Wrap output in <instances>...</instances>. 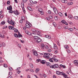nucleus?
Masks as SVG:
<instances>
[{"label":"nucleus","instance_id":"nucleus-15","mask_svg":"<svg viewBox=\"0 0 78 78\" xmlns=\"http://www.w3.org/2000/svg\"><path fill=\"white\" fill-rule=\"evenodd\" d=\"M54 48H55V50H58V47H57V46H56V45L55 44H54Z\"/></svg>","mask_w":78,"mask_h":78},{"label":"nucleus","instance_id":"nucleus-27","mask_svg":"<svg viewBox=\"0 0 78 78\" xmlns=\"http://www.w3.org/2000/svg\"><path fill=\"white\" fill-rule=\"evenodd\" d=\"M44 55H46L47 56H49V55H50V54L48 53H44Z\"/></svg>","mask_w":78,"mask_h":78},{"label":"nucleus","instance_id":"nucleus-45","mask_svg":"<svg viewBox=\"0 0 78 78\" xmlns=\"http://www.w3.org/2000/svg\"><path fill=\"white\" fill-rule=\"evenodd\" d=\"M78 17V16H75L74 17V18L75 19H76V20H77Z\"/></svg>","mask_w":78,"mask_h":78},{"label":"nucleus","instance_id":"nucleus-39","mask_svg":"<svg viewBox=\"0 0 78 78\" xmlns=\"http://www.w3.org/2000/svg\"><path fill=\"white\" fill-rule=\"evenodd\" d=\"M59 15L61 17H62V13L61 12H60L59 13Z\"/></svg>","mask_w":78,"mask_h":78},{"label":"nucleus","instance_id":"nucleus-37","mask_svg":"<svg viewBox=\"0 0 78 78\" xmlns=\"http://www.w3.org/2000/svg\"><path fill=\"white\" fill-rule=\"evenodd\" d=\"M46 64L48 66H50V64L48 62L46 63Z\"/></svg>","mask_w":78,"mask_h":78},{"label":"nucleus","instance_id":"nucleus-43","mask_svg":"<svg viewBox=\"0 0 78 78\" xmlns=\"http://www.w3.org/2000/svg\"><path fill=\"white\" fill-rule=\"evenodd\" d=\"M18 31V30H17V29H14V31H15V33H16V32H17Z\"/></svg>","mask_w":78,"mask_h":78},{"label":"nucleus","instance_id":"nucleus-3","mask_svg":"<svg viewBox=\"0 0 78 78\" xmlns=\"http://www.w3.org/2000/svg\"><path fill=\"white\" fill-rule=\"evenodd\" d=\"M33 54L34 56H37L38 55V54H37V52L36 51H33Z\"/></svg>","mask_w":78,"mask_h":78},{"label":"nucleus","instance_id":"nucleus-17","mask_svg":"<svg viewBox=\"0 0 78 78\" xmlns=\"http://www.w3.org/2000/svg\"><path fill=\"white\" fill-rule=\"evenodd\" d=\"M36 61L37 62V63H38V62H41V59H37L36 60Z\"/></svg>","mask_w":78,"mask_h":78},{"label":"nucleus","instance_id":"nucleus-56","mask_svg":"<svg viewBox=\"0 0 78 78\" xmlns=\"http://www.w3.org/2000/svg\"><path fill=\"white\" fill-rule=\"evenodd\" d=\"M48 52H51V49L48 50Z\"/></svg>","mask_w":78,"mask_h":78},{"label":"nucleus","instance_id":"nucleus-58","mask_svg":"<svg viewBox=\"0 0 78 78\" xmlns=\"http://www.w3.org/2000/svg\"><path fill=\"white\" fill-rule=\"evenodd\" d=\"M46 19L47 20H50V18H46Z\"/></svg>","mask_w":78,"mask_h":78},{"label":"nucleus","instance_id":"nucleus-42","mask_svg":"<svg viewBox=\"0 0 78 78\" xmlns=\"http://www.w3.org/2000/svg\"><path fill=\"white\" fill-rule=\"evenodd\" d=\"M61 22L62 23H65V22H66V21H65V20H62L61 21Z\"/></svg>","mask_w":78,"mask_h":78},{"label":"nucleus","instance_id":"nucleus-5","mask_svg":"<svg viewBox=\"0 0 78 78\" xmlns=\"http://www.w3.org/2000/svg\"><path fill=\"white\" fill-rule=\"evenodd\" d=\"M74 64L75 66L78 67V61L76 60L74 61Z\"/></svg>","mask_w":78,"mask_h":78},{"label":"nucleus","instance_id":"nucleus-40","mask_svg":"<svg viewBox=\"0 0 78 78\" xmlns=\"http://www.w3.org/2000/svg\"><path fill=\"white\" fill-rule=\"evenodd\" d=\"M68 30H70V31H72L73 30V29L72 28H69Z\"/></svg>","mask_w":78,"mask_h":78},{"label":"nucleus","instance_id":"nucleus-14","mask_svg":"<svg viewBox=\"0 0 78 78\" xmlns=\"http://www.w3.org/2000/svg\"><path fill=\"white\" fill-rule=\"evenodd\" d=\"M52 59H53V60H54V61H55V62H58V59L55 58L54 57H53Z\"/></svg>","mask_w":78,"mask_h":78},{"label":"nucleus","instance_id":"nucleus-22","mask_svg":"<svg viewBox=\"0 0 78 78\" xmlns=\"http://www.w3.org/2000/svg\"><path fill=\"white\" fill-rule=\"evenodd\" d=\"M44 44L42 43L41 44V48L42 49H44Z\"/></svg>","mask_w":78,"mask_h":78},{"label":"nucleus","instance_id":"nucleus-8","mask_svg":"<svg viewBox=\"0 0 78 78\" xmlns=\"http://www.w3.org/2000/svg\"><path fill=\"white\" fill-rule=\"evenodd\" d=\"M34 40L35 41V42L36 41H37L39 37H38L37 36H34Z\"/></svg>","mask_w":78,"mask_h":78},{"label":"nucleus","instance_id":"nucleus-18","mask_svg":"<svg viewBox=\"0 0 78 78\" xmlns=\"http://www.w3.org/2000/svg\"><path fill=\"white\" fill-rule=\"evenodd\" d=\"M53 58H49V61H50V62H53Z\"/></svg>","mask_w":78,"mask_h":78},{"label":"nucleus","instance_id":"nucleus-4","mask_svg":"<svg viewBox=\"0 0 78 78\" xmlns=\"http://www.w3.org/2000/svg\"><path fill=\"white\" fill-rule=\"evenodd\" d=\"M12 6L10 5L9 7H8L7 8V10H12Z\"/></svg>","mask_w":78,"mask_h":78},{"label":"nucleus","instance_id":"nucleus-50","mask_svg":"<svg viewBox=\"0 0 78 78\" xmlns=\"http://www.w3.org/2000/svg\"><path fill=\"white\" fill-rule=\"evenodd\" d=\"M9 70H12V68H11V67H9Z\"/></svg>","mask_w":78,"mask_h":78},{"label":"nucleus","instance_id":"nucleus-26","mask_svg":"<svg viewBox=\"0 0 78 78\" xmlns=\"http://www.w3.org/2000/svg\"><path fill=\"white\" fill-rule=\"evenodd\" d=\"M29 65L30 66V67H31V68H33V64L31 63H30Z\"/></svg>","mask_w":78,"mask_h":78},{"label":"nucleus","instance_id":"nucleus-9","mask_svg":"<svg viewBox=\"0 0 78 78\" xmlns=\"http://www.w3.org/2000/svg\"><path fill=\"white\" fill-rule=\"evenodd\" d=\"M41 41H42V40H41V39L39 38V37L36 42H37L38 43H39V42H41Z\"/></svg>","mask_w":78,"mask_h":78},{"label":"nucleus","instance_id":"nucleus-19","mask_svg":"<svg viewBox=\"0 0 78 78\" xmlns=\"http://www.w3.org/2000/svg\"><path fill=\"white\" fill-rule=\"evenodd\" d=\"M45 37L46 38H48V39H50V36L49 35H47L45 36Z\"/></svg>","mask_w":78,"mask_h":78},{"label":"nucleus","instance_id":"nucleus-35","mask_svg":"<svg viewBox=\"0 0 78 78\" xmlns=\"http://www.w3.org/2000/svg\"><path fill=\"white\" fill-rule=\"evenodd\" d=\"M50 67L52 69H53V68L54 69H55V66H54V65H52V66H50Z\"/></svg>","mask_w":78,"mask_h":78},{"label":"nucleus","instance_id":"nucleus-60","mask_svg":"<svg viewBox=\"0 0 78 78\" xmlns=\"http://www.w3.org/2000/svg\"><path fill=\"white\" fill-rule=\"evenodd\" d=\"M58 29H61V27L59 26H58Z\"/></svg>","mask_w":78,"mask_h":78},{"label":"nucleus","instance_id":"nucleus-7","mask_svg":"<svg viewBox=\"0 0 78 78\" xmlns=\"http://www.w3.org/2000/svg\"><path fill=\"white\" fill-rule=\"evenodd\" d=\"M11 22H10V25H12V26H14V22H13V21H12V20H10Z\"/></svg>","mask_w":78,"mask_h":78},{"label":"nucleus","instance_id":"nucleus-53","mask_svg":"<svg viewBox=\"0 0 78 78\" xmlns=\"http://www.w3.org/2000/svg\"><path fill=\"white\" fill-rule=\"evenodd\" d=\"M9 75H12V72H10L9 73Z\"/></svg>","mask_w":78,"mask_h":78},{"label":"nucleus","instance_id":"nucleus-49","mask_svg":"<svg viewBox=\"0 0 78 78\" xmlns=\"http://www.w3.org/2000/svg\"><path fill=\"white\" fill-rule=\"evenodd\" d=\"M30 71L31 72H34V70L31 69L30 70Z\"/></svg>","mask_w":78,"mask_h":78},{"label":"nucleus","instance_id":"nucleus-21","mask_svg":"<svg viewBox=\"0 0 78 78\" xmlns=\"http://www.w3.org/2000/svg\"><path fill=\"white\" fill-rule=\"evenodd\" d=\"M27 34H28V35H29V36L31 35V33L30 32L28 31H27Z\"/></svg>","mask_w":78,"mask_h":78},{"label":"nucleus","instance_id":"nucleus-16","mask_svg":"<svg viewBox=\"0 0 78 78\" xmlns=\"http://www.w3.org/2000/svg\"><path fill=\"white\" fill-rule=\"evenodd\" d=\"M41 63L43 64H45V61L42 60V61H41Z\"/></svg>","mask_w":78,"mask_h":78},{"label":"nucleus","instance_id":"nucleus-64","mask_svg":"<svg viewBox=\"0 0 78 78\" xmlns=\"http://www.w3.org/2000/svg\"><path fill=\"white\" fill-rule=\"evenodd\" d=\"M13 77L12 76H10L8 77V78H12Z\"/></svg>","mask_w":78,"mask_h":78},{"label":"nucleus","instance_id":"nucleus-48","mask_svg":"<svg viewBox=\"0 0 78 78\" xmlns=\"http://www.w3.org/2000/svg\"><path fill=\"white\" fill-rule=\"evenodd\" d=\"M30 2L32 4H34V2H33V1H32V0L30 1Z\"/></svg>","mask_w":78,"mask_h":78},{"label":"nucleus","instance_id":"nucleus-62","mask_svg":"<svg viewBox=\"0 0 78 78\" xmlns=\"http://www.w3.org/2000/svg\"><path fill=\"white\" fill-rule=\"evenodd\" d=\"M9 13H11V14H12V13L13 12L12 11H9Z\"/></svg>","mask_w":78,"mask_h":78},{"label":"nucleus","instance_id":"nucleus-1","mask_svg":"<svg viewBox=\"0 0 78 78\" xmlns=\"http://www.w3.org/2000/svg\"><path fill=\"white\" fill-rule=\"evenodd\" d=\"M53 10L54 12L55 13V14H58V12L57 9H56L55 8H53Z\"/></svg>","mask_w":78,"mask_h":78},{"label":"nucleus","instance_id":"nucleus-2","mask_svg":"<svg viewBox=\"0 0 78 78\" xmlns=\"http://www.w3.org/2000/svg\"><path fill=\"white\" fill-rule=\"evenodd\" d=\"M13 12L15 14V15H16V16H17L19 14V12L17 10L13 11Z\"/></svg>","mask_w":78,"mask_h":78},{"label":"nucleus","instance_id":"nucleus-34","mask_svg":"<svg viewBox=\"0 0 78 78\" xmlns=\"http://www.w3.org/2000/svg\"><path fill=\"white\" fill-rule=\"evenodd\" d=\"M66 51L68 53H70V50L69 49L66 50Z\"/></svg>","mask_w":78,"mask_h":78},{"label":"nucleus","instance_id":"nucleus-20","mask_svg":"<svg viewBox=\"0 0 78 78\" xmlns=\"http://www.w3.org/2000/svg\"><path fill=\"white\" fill-rule=\"evenodd\" d=\"M54 66L55 68H58L59 67V66H58V64H55Z\"/></svg>","mask_w":78,"mask_h":78},{"label":"nucleus","instance_id":"nucleus-44","mask_svg":"<svg viewBox=\"0 0 78 78\" xmlns=\"http://www.w3.org/2000/svg\"><path fill=\"white\" fill-rule=\"evenodd\" d=\"M2 45H3V47H5V43H2Z\"/></svg>","mask_w":78,"mask_h":78},{"label":"nucleus","instance_id":"nucleus-47","mask_svg":"<svg viewBox=\"0 0 78 78\" xmlns=\"http://www.w3.org/2000/svg\"><path fill=\"white\" fill-rule=\"evenodd\" d=\"M55 20H58V17L56 16L55 17Z\"/></svg>","mask_w":78,"mask_h":78},{"label":"nucleus","instance_id":"nucleus-46","mask_svg":"<svg viewBox=\"0 0 78 78\" xmlns=\"http://www.w3.org/2000/svg\"><path fill=\"white\" fill-rule=\"evenodd\" d=\"M32 31L33 32H35V31H36V29H32Z\"/></svg>","mask_w":78,"mask_h":78},{"label":"nucleus","instance_id":"nucleus-6","mask_svg":"<svg viewBox=\"0 0 78 78\" xmlns=\"http://www.w3.org/2000/svg\"><path fill=\"white\" fill-rule=\"evenodd\" d=\"M56 73L57 75H61L62 73V72H59V71H57L56 72Z\"/></svg>","mask_w":78,"mask_h":78},{"label":"nucleus","instance_id":"nucleus-61","mask_svg":"<svg viewBox=\"0 0 78 78\" xmlns=\"http://www.w3.org/2000/svg\"><path fill=\"white\" fill-rule=\"evenodd\" d=\"M43 76L44 78L47 77V75H45V74H43Z\"/></svg>","mask_w":78,"mask_h":78},{"label":"nucleus","instance_id":"nucleus-11","mask_svg":"<svg viewBox=\"0 0 78 78\" xmlns=\"http://www.w3.org/2000/svg\"><path fill=\"white\" fill-rule=\"evenodd\" d=\"M26 26L27 28H30V24H26Z\"/></svg>","mask_w":78,"mask_h":78},{"label":"nucleus","instance_id":"nucleus-51","mask_svg":"<svg viewBox=\"0 0 78 78\" xmlns=\"http://www.w3.org/2000/svg\"><path fill=\"white\" fill-rule=\"evenodd\" d=\"M17 73H18V74H19L20 73V71L19 70L17 72Z\"/></svg>","mask_w":78,"mask_h":78},{"label":"nucleus","instance_id":"nucleus-57","mask_svg":"<svg viewBox=\"0 0 78 78\" xmlns=\"http://www.w3.org/2000/svg\"><path fill=\"white\" fill-rule=\"evenodd\" d=\"M64 3H67V1L65 0L64 1Z\"/></svg>","mask_w":78,"mask_h":78},{"label":"nucleus","instance_id":"nucleus-24","mask_svg":"<svg viewBox=\"0 0 78 78\" xmlns=\"http://www.w3.org/2000/svg\"><path fill=\"white\" fill-rule=\"evenodd\" d=\"M65 48L66 49H68L69 48V46H68L67 45H65Z\"/></svg>","mask_w":78,"mask_h":78},{"label":"nucleus","instance_id":"nucleus-12","mask_svg":"<svg viewBox=\"0 0 78 78\" xmlns=\"http://www.w3.org/2000/svg\"><path fill=\"white\" fill-rule=\"evenodd\" d=\"M9 28L10 30H14V27H13L9 26Z\"/></svg>","mask_w":78,"mask_h":78},{"label":"nucleus","instance_id":"nucleus-30","mask_svg":"<svg viewBox=\"0 0 78 78\" xmlns=\"http://www.w3.org/2000/svg\"><path fill=\"white\" fill-rule=\"evenodd\" d=\"M53 25H54V27H56L57 26L56 23L55 22L53 23Z\"/></svg>","mask_w":78,"mask_h":78},{"label":"nucleus","instance_id":"nucleus-63","mask_svg":"<svg viewBox=\"0 0 78 78\" xmlns=\"http://www.w3.org/2000/svg\"><path fill=\"white\" fill-rule=\"evenodd\" d=\"M49 19H52L53 17H52V16H49Z\"/></svg>","mask_w":78,"mask_h":78},{"label":"nucleus","instance_id":"nucleus-13","mask_svg":"<svg viewBox=\"0 0 78 78\" xmlns=\"http://www.w3.org/2000/svg\"><path fill=\"white\" fill-rule=\"evenodd\" d=\"M68 18L69 19H72V18H73V17H72V16L71 15H69L68 16Z\"/></svg>","mask_w":78,"mask_h":78},{"label":"nucleus","instance_id":"nucleus-29","mask_svg":"<svg viewBox=\"0 0 78 78\" xmlns=\"http://www.w3.org/2000/svg\"><path fill=\"white\" fill-rule=\"evenodd\" d=\"M14 36L15 37H18V35H17V34H14Z\"/></svg>","mask_w":78,"mask_h":78},{"label":"nucleus","instance_id":"nucleus-33","mask_svg":"<svg viewBox=\"0 0 78 78\" xmlns=\"http://www.w3.org/2000/svg\"><path fill=\"white\" fill-rule=\"evenodd\" d=\"M27 9L30 11H31V8L29 6L27 7Z\"/></svg>","mask_w":78,"mask_h":78},{"label":"nucleus","instance_id":"nucleus-36","mask_svg":"<svg viewBox=\"0 0 78 78\" xmlns=\"http://www.w3.org/2000/svg\"><path fill=\"white\" fill-rule=\"evenodd\" d=\"M39 12H40V13L41 14H42H42H44V13L42 12V11L40 10L39 9L38 10Z\"/></svg>","mask_w":78,"mask_h":78},{"label":"nucleus","instance_id":"nucleus-59","mask_svg":"<svg viewBox=\"0 0 78 78\" xmlns=\"http://www.w3.org/2000/svg\"><path fill=\"white\" fill-rule=\"evenodd\" d=\"M46 49H49V47H48V46H47L46 47Z\"/></svg>","mask_w":78,"mask_h":78},{"label":"nucleus","instance_id":"nucleus-31","mask_svg":"<svg viewBox=\"0 0 78 78\" xmlns=\"http://www.w3.org/2000/svg\"><path fill=\"white\" fill-rule=\"evenodd\" d=\"M22 7L23 12H24V13H25V8H24V7Z\"/></svg>","mask_w":78,"mask_h":78},{"label":"nucleus","instance_id":"nucleus-55","mask_svg":"<svg viewBox=\"0 0 78 78\" xmlns=\"http://www.w3.org/2000/svg\"><path fill=\"white\" fill-rule=\"evenodd\" d=\"M9 3H10V1H7V5H9Z\"/></svg>","mask_w":78,"mask_h":78},{"label":"nucleus","instance_id":"nucleus-38","mask_svg":"<svg viewBox=\"0 0 78 78\" xmlns=\"http://www.w3.org/2000/svg\"><path fill=\"white\" fill-rule=\"evenodd\" d=\"M3 66L4 67H7V65H6V64H4L3 65Z\"/></svg>","mask_w":78,"mask_h":78},{"label":"nucleus","instance_id":"nucleus-10","mask_svg":"<svg viewBox=\"0 0 78 78\" xmlns=\"http://www.w3.org/2000/svg\"><path fill=\"white\" fill-rule=\"evenodd\" d=\"M0 37H2V38H4L5 37V35L3 34L0 33Z\"/></svg>","mask_w":78,"mask_h":78},{"label":"nucleus","instance_id":"nucleus-25","mask_svg":"<svg viewBox=\"0 0 78 78\" xmlns=\"http://www.w3.org/2000/svg\"><path fill=\"white\" fill-rule=\"evenodd\" d=\"M21 19L22 20H25V17L23 16H21Z\"/></svg>","mask_w":78,"mask_h":78},{"label":"nucleus","instance_id":"nucleus-23","mask_svg":"<svg viewBox=\"0 0 78 78\" xmlns=\"http://www.w3.org/2000/svg\"><path fill=\"white\" fill-rule=\"evenodd\" d=\"M18 37H22V36L19 33L18 34Z\"/></svg>","mask_w":78,"mask_h":78},{"label":"nucleus","instance_id":"nucleus-41","mask_svg":"<svg viewBox=\"0 0 78 78\" xmlns=\"http://www.w3.org/2000/svg\"><path fill=\"white\" fill-rule=\"evenodd\" d=\"M1 23L2 25H4V24H5V21H3L1 22Z\"/></svg>","mask_w":78,"mask_h":78},{"label":"nucleus","instance_id":"nucleus-28","mask_svg":"<svg viewBox=\"0 0 78 78\" xmlns=\"http://www.w3.org/2000/svg\"><path fill=\"white\" fill-rule=\"evenodd\" d=\"M39 71V69L37 68L36 70H35V72L36 73H37Z\"/></svg>","mask_w":78,"mask_h":78},{"label":"nucleus","instance_id":"nucleus-52","mask_svg":"<svg viewBox=\"0 0 78 78\" xmlns=\"http://www.w3.org/2000/svg\"><path fill=\"white\" fill-rule=\"evenodd\" d=\"M18 47H20V48H21V45L20 44H18Z\"/></svg>","mask_w":78,"mask_h":78},{"label":"nucleus","instance_id":"nucleus-32","mask_svg":"<svg viewBox=\"0 0 78 78\" xmlns=\"http://www.w3.org/2000/svg\"><path fill=\"white\" fill-rule=\"evenodd\" d=\"M22 7H24V3L23 2H22L21 3Z\"/></svg>","mask_w":78,"mask_h":78},{"label":"nucleus","instance_id":"nucleus-54","mask_svg":"<svg viewBox=\"0 0 78 78\" xmlns=\"http://www.w3.org/2000/svg\"><path fill=\"white\" fill-rule=\"evenodd\" d=\"M46 59H49L50 58V56H46Z\"/></svg>","mask_w":78,"mask_h":78}]
</instances>
